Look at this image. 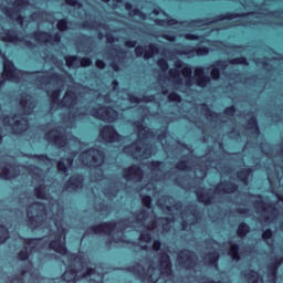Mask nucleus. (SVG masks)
<instances>
[{"instance_id":"obj_53","label":"nucleus","mask_w":283,"mask_h":283,"mask_svg":"<svg viewBox=\"0 0 283 283\" xmlns=\"http://www.w3.org/2000/svg\"><path fill=\"white\" fill-rule=\"evenodd\" d=\"M17 258L20 260V262H25L30 258V252H28V250H20L17 253Z\"/></svg>"},{"instance_id":"obj_55","label":"nucleus","mask_w":283,"mask_h":283,"mask_svg":"<svg viewBox=\"0 0 283 283\" xmlns=\"http://www.w3.org/2000/svg\"><path fill=\"white\" fill-rule=\"evenodd\" d=\"M133 127L136 129L138 134H143V132L147 129V127H145V125H143V122L140 120L134 122Z\"/></svg>"},{"instance_id":"obj_16","label":"nucleus","mask_w":283,"mask_h":283,"mask_svg":"<svg viewBox=\"0 0 283 283\" xmlns=\"http://www.w3.org/2000/svg\"><path fill=\"white\" fill-rule=\"evenodd\" d=\"M195 258H196V252L189 249H184L178 254L179 264H181V266H185V264H187V269L196 264V262H193Z\"/></svg>"},{"instance_id":"obj_18","label":"nucleus","mask_w":283,"mask_h":283,"mask_svg":"<svg viewBox=\"0 0 283 283\" xmlns=\"http://www.w3.org/2000/svg\"><path fill=\"white\" fill-rule=\"evenodd\" d=\"M203 191L205 188H199V190L195 191L198 202H201L206 207L213 205V196L209 195V192Z\"/></svg>"},{"instance_id":"obj_31","label":"nucleus","mask_w":283,"mask_h":283,"mask_svg":"<svg viewBox=\"0 0 283 283\" xmlns=\"http://www.w3.org/2000/svg\"><path fill=\"white\" fill-rule=\"evenodd\" d=\"M244 277L251 283L262 282V276L260 275V272L255 270H250L248 273L244 274Z\"/></svg>"},{"instance_id":"obj_11","label":"nucleus","mask_w":283,"mask_h":283,"mask_svg":"<svg viewBox=\"0 0 283 283\" xmlns=\"http://www.w3.org/2000/svg\"><path fill=\"white\" fill-rule=\"evenodd\" d=\"M31 39H35V41H44V43H50V41L61 43V33L56 32L52 35L50 32L34 31L31 33Z\"/></svg>"},{"instance_id":"obj_38","label":"nucleus","mask_w":283,"mask_h":283,"mask_svg":"<svg viewBox=\"0 0 283 283\" xmlns=\"http://www.w3.org/2000/svg\"><path fill=\"white\" fill-rule=\"evenodd\" d=\"M34 195L38 200H45V185H40L34 188Z\"/></svg>"},{"instance_id":"obj_10","label":"nucleus","mask_w":283,"mask_h":283,"mask_svg":"<svg viewBox=\"0 0 283 283\" xmlns=\"http://www.w3.org/2000/svg\"><path fill=\"white\" fill-rule=\"evenodd\" d=\"M44 136L45 139L49 140V143H53L55 147H65V145H67V139H65L61 130L56 128L45 133Z\"/></svg>"},{"instance_id":"obj_62","label":"nucleus","mask_w":283,"mask_h":283,"mask_svg":"<svg viewBox=\"0 0 283 283\" xmlns=\"http://www.w3.org/2000/svg\"><path fill=\"white\" fill-rule=\"evenodd\" d=\"M66 6H71V8H81V2L78 0H64Z\"/></svg>"},{"instance_id":"obj_22","label":"nucleus","mask_w":283,"mask_h":283,"mask_svg":"<svg viewBox=\"0 0 283 283\" xmlns=\"http://www.w3.org/2000/svg\"><path fill=\"white\" fill-rule=\"evenodd\" d=\"M76 275H78V270L76 268H69L62 274L61 279L63 282H66V283L75 282Z\"/></svg>"},{"instance_id":"obj_42","label":"nucleus","mask_w":283,"mask_h":283,"mask_svg":"<svg viewBox=\"0 0 283 283\" xmlns=\"http://www.w3.org/2000/svg\"><path fill=\"white\" fill-rule=\"evenodd\" d=\"M167 264H171V258L166 252H161L159 256V266H166Z\"/></svg>"},{"instance_id":"obj_40","label":"nucleus","mask_w":283,"mask_h":283,"mask_svg":"<svg viewBox=\"0 0 283 283\" xmlns=\"http://www.w3.org/2000/svg\"><path fill=\"white\" fill-rule=\"evenodd\" d=\"M142 205L143 207H146V209H153L154 208V199H151V196L144 195L142 196Z\"/></svg>"},{"instance_id":"obj_58","label":"nucleus","mask_w":283,"mask_h":283,"mask_svg":"<svg viewBox=\"0 0 283 283\" xmlns=\"http://www.w3.org/2000/svg\"><path fill=\"white\" fill-rule=\"evenodd\" d=\"M139 240L142 242H146L147 244H149V242H151V240H153L151 233H149V232L140 233L139 234Z\"/></svg>"},{"instance_id":"obj_26","label":"nucleus","mask_w":283,"mask_h":283,"mask_svg":"<svg viewBox=\"0 0 283 283\" xmlns=\"http://www.w3.org/2000/svg\"><path fill=\"white\" fill-rule=\"evenodd\" d=\"M27 218H28V227L31 229H39L40 222H39V214H32V210L28 209L27 210Z\"/></svg>"},{"instance_id":"obj_34","label":"nucleus","mask_w":283,"mask_h":283,"mask_svg":"<svg viewBox=\"0 0 283 283\" xmlns=\"http://www.w3.org/2000/svg\"><path fill=\"white\" fill-rule=\"evenodd\" d=\"M248 127L252 134H255L258 136L260 134V126L258 125V117L252 116L250 119H248Z\"/></svg>"},{"instance_id":"obj_50","label":"nucleus","mask_w":283,"mask_h":283,"mask_svg":"<svg viewBox=\"0 0 283 283\" xmlns=\"http://www.w3.org/2000/svg\"><path fill=\"white\" fill-rule=\"evenodd\" d=\"M167 98L170 103H181V101H182V97L180 96V94H178L176 92L169 93Z\"/></svg>"},{"instance_id":"obj_2","label":"nucleus","mask_w":283,"mask_h":283,"mask_svg":"<svg viewBox=\"0 0 283 283\" xmlns=\"http://www.w3.org/2000/svg\"><path fill=\"white\" fill-rule=\"evenodd\" d=\"M55 227L57 229L55 232V239L49 242V249L50 251H54V253H59L60 255H67L70 251L67 250L65 242H63V240H65L67 230L59 222H55Z\"/></svg>"},{"instance_id":"obj_28","label":"nucleus","mask_w":283,"mask_h":283,"mask_svg":"<svg viewBox=\"0 0 283 283\" xmlns=\"http://www.w3.org/2000/svg\"><path fill=\"white\" fill-rule=\"evenodd\" d=\"M249 233H251V227H249V224L244 221L239 223V227L237 229V235L239 238H247V235H249Z\"/></svg>"},{"instance_id":"obj_46","label":"nucleus","mask_w":283,"mask_h":283,"mask_svg":"<svg viewBox=\"0 0 283 283\" xmlns=\"http://www.w3.org/2000/svg\"><path fill=\"white\" fill-rule=\"evenodd\" d=\"M41 240H43V238H24L23 244L25 247H31L32 244L33 245L32 249H34V247H36L38 242H41Z\"/></svg>"},{"instance_id":"obj_45","label":"nucleus","mask_w":283,"mask_h":283,"mask_svg":"<svg viewBox=\"0 0 283 283\" xmlns=\"http://www.w3.org/2000/svg\"><path fill=\"white\" fill-rule=\"evenodd\" d=\"M230 65H249V61L245 56L234 57L229 61Z\"/></svg>"},{"instance_id":"obj_3","label":"nucleus","mask_w":283,"mask_h":283,"mask_svg":"<svg viewBox=\"0 0 283 283\" xmlns=\"http://www.w3.org/2000/svg\"><path fill=\"white\" fill-rule=\"evenodd\" d=\"M24 6H28V0H14L13 8L4 7L2 9V12L9 19H15V21H17V23H19V25H23L25 18L23 15H21V9Z\"/></svg>"},{"instance_id":"obj_44","label":"nucleus","mask_w":283,"mask_h":283,"mask_svg":"<svg viewBox=\"0 0 283 283\" xmlns=\"http://www.w3.org/2000/svg\"><path fill=\"white\" fill-rule=\"evenodd\" d=\"M156 23L157 25H178V20H176L175 18H170L168 20L157 19Z\"/></svg>"},{"instance_id":"obj_52","label":"nucleus","mask_w":283,"mask_h":283,"mask_svg":"<svg viewBox=\"0 0 283 283\" xmlns=\"http://www.w3.org/2000/svg\"><path fill=\"white\" fill-rule=\"evenodd\" d=\"M157 65L161 70V72H167L169 70V62L166 59L157 60Z\"/></svg>"},{"instance_id":"obj_7","label":"nucleus","mask_w":283,"mask_h":283,"mask_svg":"<svg viewBox=\"0 0 283 283\" xmlns=\"http://www.w3.org/2000/svg\"><path fill=\"white\" fill-rule=\"evenodd\" d=\"M135 54L138 57L143 56L145 61H149V59H154L156 54H160V48H158V45L155 43H150L148 49L143 45H138L135 46Z\"/></svg>"},{"instance_id":"obj_37","label":"nucleus","mask_w":283,"mask_h":283,"mask_svg":"<svg viewBox=\"0 0 283 283\" xmlns=\"http://www.w3.org/2000/svg\"><path fill=\"white\" fill-rule=\"evenodd\" d=\"M64 61L66 63V67H78V56L77 55H66L64 57Z\"/></svg>"},{"instance_id":"obj_20","label":"nucleus","mask_w":283,"mask_h":283,"mask_svg":"<svg viewBox=\"0 0 283 283\" xmlns=\"http://www.w3.org/2000/svg\"><path fill=\"white\" fill-rule=\"evenodd\" d=\"M193 52H196L197 56H207V54H209V48L207 46H198V48H192L191 50L187 51L186 49H179L177 51V54H193Z\"/></svg>"},{"instance_id":"obj_43","label":"nucleus","mask_w":283,"mask_h":283,"mask_svg":"<svg viewBox=\"0 0 283 283\" xmlns=\"http://www.w3.org/2000/svg\"><path fill=\"white\" fill-rule=\"evenodd\" d=\"M169 76L170 78H174L178 85L182 83V78L180 77V71L178 69H170L169 70Z\"/></svg>"},{"instance_id":"obj_1","label":"nucleus","mask_w":283,"mask_h":283,"mask_svg":"<svg viewBox=\"0 0 283 283\" xmlns=\"http://www.w3.org/2000/svg\"><path fill=\"white\" fill-rule=\"evenodd\" d=\"M210 76L205 75V67L197 66L195 69V83L198 87H201L205 90L208 85H211V78L212 81H220L221 71L220 70H227L228 64L224 60H216L211 65Z\"/></svg>"},{"instance_id":"obj_27","label":"nucleus","mask_w":283,"mask_h":283,"mask_svg":"<svg viewBox=\"0 0 283 283\" xmlns=\"http://www.w3.org/2000/svg\"><path fill=\"white\" fill-rule=\"evenodd\" d=\"M228 254L230 255L231 260L234 262H240L241 256H240V245L233 242H230V249Z\"/></svg>"},{"instance_id":"obj_47","label":"nucleus","mask_w":283,"mask_h":283,"mask_svg":"<svg viewBox=\"0 0 283 283\" xmlns=\"http://www.w3.org/2000/svg\"><path fill=\"white\" fill-rule=\"evenodd\" d=\"M61 76L57 73H53L49 76H40L39 81L40 83H50V81H59Z\"/></svg>"},{"instance_id":"obj_24","label":"nucleus","mask_w":283,"mask_h":283,"mask_svg":"<svg viewBox=\"0 0 283 283\" xmlns=\"http://www.w3.org/2000/svg\"><path fill=\"white\" fill-rule=\"evenodd\" d=\"M130 103H154L156 101V95H144L142 98L134 94L128 95Z\"/></svg>"},{"instance_id":"obj_36","label":"nucleus","mask_w":283,"mask_h":283,"mask_svg":"<svg viewBox=\"0 0 283 283\" xmlns=\"http://www.w3.org/2000/svg\"><path fill=\"white\" fill-rule=\"evenodd\" d=\"M20 105L25 109L28 114H32V111L34 109V102H31L30 99L25 97L20 98Z\"/></svg>"},{"instance_id":"obj_49","label":"nucleus","mask_w":283,"mask_h":283,"mask_svg":"<svg viewBox=\"0 0 283 283\" xmlns=\"http://www.w3.org/2000/svg\"><path fill=\"white\" fill-rule=\"evenodd\" d=\"M56 169L59 174H67V171H70V168L67 167V165H65V161L63 160H59L56 163Z\"/></svg>"},{"instance_id":"obj_57","label":"nucleus","mask_w":283,"mask_h":283,"mask_svg":"<svg viewBox=\"0 0 283 283\" xmlns=\"http://www.w3.org/2000/svg\"><path fill=\"white\" fill-rule=\"evenodd\" d=\"M235 112H238V109L235 108V105L228 106L223 109V114L226 116H234Z\"/></svg>"},{"instance_id":"obj_59","label":"nucleus","mask_w":283,"mask_h":283,"mask_svg":"<svg viewBox=\"0 0 283 283\" xmlns=\"http://www.w3.org/2000/svg\"><path fill=\"white\" fill-rule=\"evenodd\" d=\"M80 66L81 67H90L92 65V59L91 57H78Z\"/></svg>"},{"instance_id":"obj_29","label":"nucleus","mask_w":283,"mask_h":283,"mask_svg":"<svg viewBox=\"0 0 283 283\" xmlns=\"http://www.w3.org/2000/svg\"><path fill=\"white\" fill-rule=\"evenodd\" d=\"M200 107H201V111L205 112V116L208 120H211V118L220 117V113H216L211 111V108L209 107V105H207V103H202Z\"/></svg>"},{"instance_id":"obj_5","label":"nucleus","mask_w":283,"mask_h":283,"mask_svg":"<svg viewBox=\"0 0 283 283\" xmlns=\"http://www.w3.org/2000/svg\"><path fill=\"white\" fill-rule=\"evenodd\" d=\"M3 73L2 76L7 81H19V69L14 65V62L8 56L3 55L2 62Z\"/></svg>"},{"instance_id":"obj_56","label":"nucleus","mask_w":283,"mask_h":283,"mask_svg":"<svg viewBox=\"0 0 283 283\" xmlns=\"http://www.w3.org/2000/svg\"><path fill=\"white\" fill-rule=\"evenodd\" d=\"M149 169H151V171H158L160 169V167H163V161L160 160H153L149 163Z\"/></svg>"},{"instance_id":"obj_60","label":"nucleus","mask_w":283,"mask_h":283,"mask_svg":"<svg viewBox=\"0 0 283 283\" xmlns=\"http://www.w3.org/2000/svg\"><path fill=\"white\" fill-rule=\"evenodd\" d=\"M147 216H149V213L147 212V210L143 209L142 211H139V213L136 214L137 222H143V220H146Z\"/></svg>"},{"instance_id":"obj_12","label":"nucleus","mask_w":283,"mask_h":283,"mask_svg":"<svg viewBox=\"0 0 283 283\" xmlns=\"http://www.w3.org/2000/svg\"><path fill=\"white\" fill-rule=\"evenodd\" d=\"M116 230V221L101 222L96 226H91L90 231L93 233H105L106 235H112Z\"/></svg>"},{"instance_id":"obj_14","label":"nucleus","mask_w":283,"mask_h":283,"mask_svg":"<svg viewBox=\"0 0 283 283\" xmlns=\"http://www.w3.org/2000/svg\"><path fill=\"white\" fill-rule=\"evenodd\" d=\"M240 186L233 181L224 180L214 187V193H235Z\"/></svg>"},{"instance_id":"obj_17","label":"nucleus","mask_w":283,"mask_h":283,"mask_svg":"<svg viewBox=\"0 0 283 283\" xmlns=\"http://www.w3.org/2000/svg\"><path fill=\"white\" fill-rule=\"evenodd\" d=\"M127 271L137 273L143 282H151L154 277V274L145 273V268L140 263H135V265L127 268Z\"/></svg>"},{"instance_id":"obj_25","label":"nucleus","mask_w":283,"mask_h":283,"mask_svg":"<svg viewBox=\"0 0 283 283\" xmlns=\"http://www.w3.org/2000/svg\"><path fill=\"white\" fill-rule=\"evenodd\" d=\"M2 41H4L6 43H14V42H19V43H23V39L19 38V34H17V30H8V32L6 33V36L2 38Z\"/></svg>"},{"instance_id":"obj_35","label":"nucleus","mask_w":283,"mask_h":283,"mask_svg":"<svg viewBox=\"0 0 283 283\" xmlns=\"http://www.w3.org/2000/svg\"><path fill=\"white\" fill-rule=\"evenodd\" d=\"M209 266H218V261L220 260V253L218 251H213L207 254Z\"/></svg>"},{"instance_id":"obj_19","label":"nucleus","mask_w":283,"mask_h":283,"mask_svg":"<svg viewBox=\"0 0 283 283\" xmlns=\"http://www.w3.org/2000/svg\"><path fill=\"white\" fill-rule=\"evenodd\" d=\"M174 66L176 70H181L184 78H191V74H193L191 65L185 63L182 60H176Z\"/></svg>"},{"instance_id":"obj_61","label":"nucleus","mask_w":283,"mask_h":283,"mask_svg":"<svg viewBox=\"0 0 283 283\" xmlns=\"http://www.w3.org/2000/svg\"><path fill=\"white\" fill-rule=\"evenodd\" d=\"M263 240H272L273 239V230L271 228H268L262 233Z\"/></svg>"},{"instance_id":"obj_41","label":"nucleus","mask_w":283,"mask_h":283,"mask_svg":"<svg viewBox=\"0 0 283 283\" xmlns=\"http://www.w3.org/2000/svg\"><path fill=\"white\" fill-rule=\"evenodd\" d=\"M56 28L60 32H67V30H70L67 19L62 18V19L57 20Z\"/></svg>"},{"instance_id":"obj_48","label":"nucleus","mask_w":283,"mask_h":283,"mask_svg":"<svg viewBox=\"0 0 283 283\" xmlns=\"http://www.w3.org/2000/svg\"><path fill=\"white\" fill-rule=\"evenodd\" d=\"M176 169H178V171H189L191 166H188L187 160H180L176 164Z\"/></svg>"},{"instance_id":"obj_54","label":"nucleus","mask_w":283,"mask_h":283,"mask_svg":"<svg viewBox=\"0 0 283 283\" xmlns=\"http://www.w3.org/2000/svg\"><path fill=\"white\" fill-rule=\"evenodd\" d=\"M31 158H33V160H39L40 163H48V160H50V157L46 154H34L31 155Z\"/></svg>"},{"instance_id":"obj_32","label":"nucleus","mask_w":283,"mask_h":283,"mask_svg":"<svg viewBox=\"0 0 283 283\" xmlns=\"http://www.w3.org/2000/svg\"><path fill=\"white\" fill-rule=\"evenodd\" d=\"M251 174H253V169L251 168H243L242 170H240L237 176L239 178V180L241 182H243V185H247L249 182V176H251Z\"/></svg>"},{"instance_id":"obj_21","label":"nucleus","mask_w":283,"mask_h":283,"mask_svg":"<svg viewBox=\"0 0 283 283\" xmlns=\"http://www.w3.org/2000/svg\"><path fill=\"white\" fill-rule=\"evenodd\" d=\"M74 103H76V92L70 90L64 93V99L60 101L62 107H72Z\"/></svg>"},{"instance_id":"obj_33","label":"nucleus","mask_w":283,"mask_h":283,"mask_svg":"<svg viewBox=\"0 0 283 283\" xmlns=\"http://www.w3.org/2000/svg\"><path fill=\"white\" fill-rule=\"evenodd\" d=\"M10 239V230L6 224L0 223V247L1 244H6L8 240Z\"/></svg>"},{"instance_id":"obj_23","label":"nucleus","mask_w":283,"mask_h":283,"mask_svg":"<svg viewBox=\"0 0 283 283\" xmlns=\"http://www.w3.org/2000/svg\"><path fill=\"white\" fill-rule=\"evenodd\" d=\"M283 258L276 256L273 262L268 266V271L272 277H277V270L282 265Z\"/></svg>"},{"instance_id":"obj_4","label":"nucleus","mask_w":283,"mask_h":283,"mask_svg":"<svg viewBox=\"0 0 283 283\" xmlns=\"http://www.w3.org/2000/svg\"><path fill=\"white\" fill-rule=\"evenodd\" d=\"M98 137L106 145L120 143V140H123V135H120V133L116 130V127H114V125H104L99 130Z\"/></svg>"},{"instance_id":"obj_13","label":"nucleus","mask_w":283,"mask_h":283,"mask_svg":"<svg viewBox=\"0 0 283 283\" xmlns=\"http://www.w3.org/2000/svg\"><path fill=\"white\" fill-rule=\"evenodd\" d=\"M84 155L92 157L93 165L101 167L105 160V153L96 147H90L83 151Z\"/></svg>"},{"instance_id":"obj_15","label":"nucleus","mask_w":283,"mask_h":283,"mask_svg":"<svg viewBox=\"0 0 283 283\" xmlns=\"http://www.w3.org/2000/svg\"><path fill=\"white\" fill-rule=\"evenodd\" d=\"M84 182L85 178H83V175L75 174L65 181L64 187L65 189H72V191H78V189H83Z\"/></svg>"},{"instance_id":"obj_30","label":"nucleus","mask_w":283,"mask_h":283,"mask_svg":"<svg viewBox=\"0 0 283 283\" xmlns=\"http://www.w3.org/2000/svg\"><path fill=\"white\" fill-rule=\"evenodd\" d=\"M125 10H127V12H130V14H133V17H139V19H145V17H146L145 12H143L138 8H134V6L130 2L125 3Z\"/></svg>"},{"instance_id":"obj_6","label":"nucleus","mask_w":283,"mask_h":283,"mask_svg":"<svg viewBox=\"0 0 283 283\" xmlns=\"http://www.w3.org/2000/svg\"><path fill=\"white\" fill-rule=\"evenodd\" d=\"M253 12H245V13H233V12H226L223 14H218L213 18H206V24L210 25L211 23H218V21H231L232 19H245V17H251Z\"/></svg>"},{"instance_id":"obj_9","label":"nucleus","mask_w":283,"mask_h":283,"mask_svg":"<svg viewBox=\"0 0 283 283\" xmlns=\"http://www.w3.org/2000/svg\"><path fill=\"white\" fill-rule=\"evenodd\" d=\"M113 114H116V111L112 106H105L99 104V108H92L91 109V116H94V118H99V120H114Z\"/></svg>"},{"instance_id":"obj_64","label":"nucleus","mask_w":283,"mask_h":283,"mask_svg":"<svg viewBox=\"0 0 283 283\" xmlns=\"http://www.w3.org/2000/svg\"><path fill=\"white\" fill-rule=\"evenodd\" d=\"M171 266H172L171 263L164 265L161 268V273H164L165 275H171V271H172Z\"/></svg>"},{"instance_id":"obj_39","label":"nucleus","mask_w":283,"mask_h":283,"mask_svg":"<svg viewBox=\"0 0 283 283\" xmlns=\"http://www.w3.org/2000/svg\"><path fill=\"white\" fill-rule=\"evenodd\" d=\"M50 98H51V103L53 104H56L59 105L60 107H63L60 103H61V99L60 96H61V90L59 88H55L50 95Z\"/></svg>"},{"instance_id":"obj_51","label":"nucleus","mask_w":283,"mask_h":283,"mask_svg":"<svg viewBox=\"0 0 283 283\" xmlns=\"http://www.w3.org/2000/svg\"><path fill=\"white\" fill-rule=\"evenodd\" d=\"M0 178H2V180H10V178H14V176H12L10 168L3 167L2 171L0 172Z\"/></svg>"},{"instance_id":"obj_8","label":"nucleus","mask_w":283,"mask_h":283,"mask_svg":"<svg viewBox=\"0 0 283 283\" xmlns=\"http://www.w3.org/2000/svg\"><path fill=\"white\" fill-rule=\"evenodd\" d=\"M143 176H145V171L136 164L125 168L123 171L125 180H136V182H140V180H143Z\"/></svg>"},{"instance_id":"obj_63","label":"nucleus","mask_w":283,"mask_h":283,"mask_svg":"<svg viewBox=\"0 0 283 283\" xmlns=\"http://www.w3.org/2000/svg\"><path fill=\"white\" fill-rule=\"evenodd\" d=\"M96 273V269L86 268L85 272L82 274V277H90Z\"/></svg>"}]
</instances>
